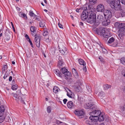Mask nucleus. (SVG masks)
Returning <instances> with one entry per match:
<instances>
[{"mask_svg":"<svg viewBox=\"0 0 125 125\" xmlns=\"http://www.w3.org/2000/svg\"><path fill=\"white\" fill-rule=\"evenodd\" d=\"M7 68V66L6 65H4L3 67L2 68V72H5V70Z\"/></svg>","mask_w":125,"mask_h":125,"instance_id":"obj_40","label":"nucleus"},{"mask_svg":"<svg viewBox=\"0 0 125 125\" xmlns=\"http://www.w3.org/2000/svg\"><path fill=\"white\" fill-rule=\"evenodd\" d=\"M72 72L74 76L76 78H78L79 77V75L77 71L75 69L73 68L72 69Z\"/></svg>","mask_w":125,"mask_h":125,"instance_id":"obj_17","label":"nucleus"},{"mask_svg":"<svg viewBox=\"0 0 125 125\" xmlns=\"http://www.w3.org/2000/svg\"><path fill=\"white\" fill-rule=\"evenodd\" d=\"M5 119L4 117L3 116H0V123H1Z\"/></svg>","mask_w":125,"mask_h":125,"instance_id":"obj_42","label":"nucleus"},{"mask_svg":"<svg viewBox=\"0 0 125 125\" xmlns=\"http://www.w3.org/2000/svg\"><path fill=\"white\" fill-rule=\"evenodd\" d=\"M75 90L77 92H79L81 90V88L79 86H75L74 88Z\"/></svg>","mask_w":125,"mask_h":125,"instance_id":"obj_25","label":"nucleus"},{"mask_svg":"<svg viewBox=\"0 0 125 125\" xmlns=\"http://www.w3.org/2000/svg\"><path fill=\"white\" fill-rule=\"evenodd\" d=\"M58 25L59 27L61 28H63V26L60 23H58Z\"/></svg>","mask_w":125,"mask_h":125,"instance_id":"obj_52","label":"nucleus"},{"mask_svg":"<svg viewBox=\"0 0 125 125\" xmlns=\"http://www.w3.org/2000/svg\"><path fill=\"white\" fill-rule=\"evenodd\" d=\"M103 53L104 54H107L108 53L107 51L104 48L102 47Z\"/></svg>","mask_w":125,"mask_h":125,"instance_id":"obj_39","label":"nucleus"},{"mask_svg":"<svg viewBox=\"0 0 125 125\" xmlns=\"http://www.w3.org/2000/svg\"><path fill=\"white\" fill-rule=\"evenodd\" d=\"M47 112L48 113H50L51 111V107L50 106H48L47 108Z\"/></svg>","mask_w":125,"mask_h":125,"instance_id":"obj_46","label":"nucleus"},{"mask_svg":"<svg viewBox=\"0 0 125 125\" xmlns=\"http://www.w3.org/2000/svg\"><path fill=\"white\" fill-rule=\"evenodd\" d=\"M64 45V44L63 42H59L58 43V47L59 51L62 55H66L68 53V51Z\"/></svg>","mask_w":125,"mask_h":125,"instance_id":"obj_3","label":"nucleus"},{"mask_svg":"<svg viewBox=\"0 0 125 125\" xmlns=\"http://www.w3.org/2000/svg\"><path fill=\"white\" fill-rule=\"evenodd\" d=\"M5 107L1 105L0 107V112L2 113L4 111Z\"/></svg>","mask_w":125,"mask_h":125,"instance_id":"obj_37","label":"nucleus"},{"mask_svg":"<svg viewBox=\"0 0 125 125\" xmlns=\"http://www.w3.org/2000/svg\"><path fill=\"white\" fill-rule=\"evenodd\" d=\"M120 46L121 47H124L125 46V44L124 45V44L121 43L120 44Z\"/></svg>","mask_w":125,"mask_h":125,"instance_id":"obj_62","label":"nucleus"},{"mask_svg":"<svg viewBox=\"0 0 125 125\" xmlns=\"http://www.w3.org/2000/svg\"><path fill=\"white\" fill-rule=\"evenodd\" d=\"M69 92H67V95L69 97L73 98V97L74 94L70 90L68 89Z\"/></svg>","mask_w":125,"mask_h":125,"instance_id":"obj_22","label":"nucleus"},{"mask_svg":"<svg viewBox=\"0 0 125 125\" xmlns=\"http://www.w3.org/2000/svg\"><path fill=\"white\" fill-rule=\"evenodd\" d=\"M74 113L76 115L80 116L83 115L84 114V111L82 110H75L74 111Z\"/></svg>","mask_w":125,"mask_h":125,"instance_id":"obj_15","label":"nucleus"},{"mask_svg":"<svg viewBox=\"0 0 125 125\" xmlns=\"http://www.w3.org/2000/svg\"><path fill=\"white\" fill-rule=\"evenodd\" d=\"M30 30L31 31H36V28L34 26H31L30 28Z\"/></svg>","mask_w":125,"mask_h":125,"instance_id":"obj_38","label":"nucleus"},{"mask_svg":"<svg viewBox=\"0 0 125 125\" xmlns=\"http://www.w3.org/2000/svg\"><path fill=\"white\" fill-rule=\"evenodd\" d=\"M97 0H89V2L90 4L94 5L96 2Z\"/></svg>","mask_w":125,"mask_h":125,"instance_id":"obj_35","label":"nucleus"},{"mask_svg":"<svg viewBox=\"0 0 125 125\" xmlns=\"http://www.w3.org/2000/svg\"><path fill=\"white\" fill-rule=\"evenodd\" d=\"M100 35H101L104 37L108 38L109 37V35L107 32H109L108 30L101 27Z\"/></svg>","mask_w":125,"mask_h":125,"instance_id":"obj_9","label":"nucleus"},{"mask_svg":"<svg viewBox=\"0 0 125 125\" xmlns=\"http://www.w3.org/2000/svg\"><path fill=\"white\" fill-rule=\"evenodd\" d=\"M67 106L69 108H72L74 107V105L72 101H70L68 103Z\"/></svg>","mask_w":125,"mask_h":125,"instance_id":"obj_20","label":"nucleus"},{"mask_svg":"<svg viewBox=\"0 0 125 125\" xmlns=\"http://www.w3.org/2000/svg\"><path fill=\"white\" fill-rule=\"evenodd\" d=\"M101 27L98 28H95L93 30L98 35L100 34Z\"/></svg>","mask_w":125,"mask_h":125,"instance_id":"obj_21","label":"nucleus"},{"mask_svg":"<svg viewBox=\"0 0 125 125\" xmlns=\"http://www.w3.org/2000/svg\"><path fill=\"white\" fill-rule=\"evenodd\" d=\"M67 100L66 99H65L63 100V103L64 104H66V102L67 101Z\"/></svg>","mask_w":125,"mask_h":125,"instance_id":"obj_60","label":"nucleus"},{"mask_svg":"<svg viewBox=\"0 0 125 125\" xmlns=\"http://www.w3.org/2000/svg\"><path fill=\"white\" fill-rule=\"evenodd\" d=\"M115 40V39L114 38L112 37L110 38L108 42V43H111Z\"/></svg>","mask_w":125,"mask_h":125,"instance_id":"obj_32","label":"nucleus"},{"mask_svg":"<svg viewBox=\"0 0 125 125\" xmlns=\"http://www.w3.org/2000/svg\"><path fill=\"white\" fill-rule=\"evenodd\" d=\"M90 115L96 116L99 117V119L101 121H103L104 117L103 115L100 110H96L93 111L90 113Z\"/></svg>","mask_w":125,"mask_h":125,"instance_id":"obj_5","label":"nucleus"},{"mask_svg":"<svg viewBox=\"0 0 125 125\" xmlns=\"http://www.w3.org/2000/svg\"><path fill=\"white\" fill-rule=\"evenodd\" d=\"M25 37L27 39H28V40L30 39L28 36L27 34H26L25 35Z\"/></svg>","mask_w":125,"mask_h":125,"instance_id":"obj_57","label":"nucleus"},{"mask_svg":"<svg viewBox=\"0 0 125 125\" xmlns=\"http://www.w3.org/2000/svg\"><path fill=\"white\" fill-rule=\"evenodd\" d=\"M123 91L125 93V86H124L122 88Z\"/></svg>","mask_w":125,"mask_h":125,"instance_id":"obj_63","label":"nucleus"},{"mask_svg":"<svg viewBox=\"0 0 125 125\" xmlns=\"http://www.w3.org/2000/svg\"><path fill=\"white\" fill-rule=\"evenodd\" d=\"M64 76L65 79H70L71 78V73L68 71L67 72L65 73V74H64Z\"/></svg>","mask_w":125,"mask_h":125,"instance_id":"obj_16","label":"nucleus"},{"mask_svg":"<svg viewBox=\"0 0 125 125\" xmlns=\"http://www.w3.org/2000/svg\"><path fill=\"white\" fill-rule=\"evenodd\" d=\"M83 70L85 72L86 71V66H85V65H84V66H83Z\"/></svg>","mask_w":125,"mask_h":125,"instance_id":"obj_51","label":"nucleus"},{"mask_svg":"<svg viewBox=\"0 0 125 125\" xmlns=\"http://www.w3.org/2000/svg\"><path fill=\"white\" fill-rule=\"evenodd\" d=\"M86 88L88 91L87 93L88 94H89L92 92L91 87L90 86H89L88 85L87 86Z\"/></svg>","mask_w":125,"mask_h":125,"instance_id":"obj_27","label":"nucleus"},{"mask_svg":"<svg viewBox=\"0 0 125 125\" xmlns=\"http://www.w3.org/2000/svg\"><path fill=\"white\" fill-rule=\"evenodd\" d=\"M104 15L105 18L110 19L112 16V14L110 11L109 10H105L104 11Z\"/></svg>","mask_w":125,"mask_h":125,"instance_id":"obj_11","label":"nucleus"},{"mask_svg":"<svg viewBox=\"0 0 125 125\" xmlns=\"http://www.w3.org/2000/svg\"><path fill=\"white\" fill-rule=\"evenodd\" d=\"M12 80V77L11 76H10L9 79V81H11Z\"/></svg>","mask_w":125,"mask_h":125,"instance_id":"obj_61","label":"nucleus"},{"mask_svg":"<svg viewBox=\"0 0 125 125\" xmlns=\"http://www.w3.org/2000/svg\"><path fill=\"white\" fill-rule=\"evenodd\" d=\"M11 24L12 26V28L13 30V31H15V29L13 25V23L12 22H11Z\"/></svg>","mask_w":125,"mask_h":125,"instance_id":"obj_58","label":"nucleus"},{"mask_svg":"<svg viewBox=\"0 0 125 125\" xmlns=\"http://www.w3.org/2000/svg\"><path fill=\"white\" fill-rule=\"evenodd\" d=\"M91 116L89 117V118L93 121H99L100 122H101L99 119V117L97 116H96L90 115Z\"/></svg>","mask_w":125,"mask_h":125,"instance_id":"obj_14","label":"nucleus"},{"mask_svg":"<svg viewBox=\"0 0 125 125\" xmlns=\"http://www.w3.org/2000/svg\"><path fill=\"white\" fill-rule=\"evenodd\" d=\"M106 2L110 4L111 8L116 10H120L121 9V6L119 0H106Z\"/></svg>","mask_w":125,"mask_h":125,"instance_id":"obj_1","label":"nucleus"},{"mask_svg":"<svg viewBox=\"0 0 125 125\" xmlns=\"http://www.w3.org/2000/svg\"><path fill=\"white\" fill-rule=\"evenodd\" d=\"M31 34L32 36H34L35 37V35H39L38 34H35V32H36V31H31Z\"/></svg>","mask_w":125,"mask_h":125,"instance_id":"obj_53","label":"nucleus"},{"mask_svg":"<svg viewBox=\"0 0 125 125\" xmlns=\"http://www.w3.org/2000/svg\"><path fill=\"white\" fill-rule=\"evenodd\" d=\"M121 62L124 64L125 63V58H122L120 59Z\"/></svg>","mask_w":125,"mask_h":125,"instance_id":"obj_43","label":"nucleus"},{"mask_svg":"<svg viewBox=\"0 0 125 125\" xmlns=\"http://www.w3.org/2000/svg\"><path fill=\"white\" fill-rule=\"evenodd\" d=\"M29 14L30 15L31 17H33L34 16V17H36L37 16L35 15L34 14V13L33 12V11L31 10H30L29 11Z\"/></svg>","mask_w":125,"mask_h":125,"instance_id":"obj_36","label":"nucleus"},{"mask_svg":"<svg viewBox=\"0 0 125 125\" xmlns=\"http://www.w3.org/2000/svg\"><path fill=\"white\" fill-rule=\"evenodd\" d=\"M99 59L102 62H104V59L103 58L101 57L100 56L99 57Z\"/></svg>","mask_w":125,"mask_h":125,"instance_id":"obj_49","label":"nucleus"},{"mask_svg":"<svg viewBox=\"0 0 125 125\" xmlns=\"http://www.w3.org/2000/svg\"><path fill=\"white\" fill-rule=\"evenodd\" d=\"M96 9L97 11L103 12L104 10V6L102 4H99L97 6Z\"/></svg>","mask_w":125,"mask_h":125,"instance_id":"obj_12","label":"nucleus"},{"mask_svg":"<svg viewBox=\"0 0 125 125\" xmlns=\"http://www.w3.org/2000/svg\"><path fill=\"white\" fill-rule=\"evenodd\" d=\"M119 14V13L116 12V13H115V15H118V14ZM121 16L122 17H124L125 16V12L123 10H120V14H119L118 17H120Z\"/></svg>","mask_w":125,"mask_h":125,"instance_id":"obj_18","label":"nucleus"},{"mask_svg":"<svg viewBox=\"0 0 125 125\" xmlns=\"http://www.w3.org/2000/svg\"><path fill=\"white\" fill-rule=\"evenodd\" d=\"M79 63L80 65H83L84 66L85 65H86L85 62L82 59H80L78 60Z\"/></svg>","mask_w":125,"mask_h":125,"instance_id":"obj_26","label":"nucleus"},{"mask_svg":"<svg viewBox=\"0 0 125 125\" xmlns=\"http://www.w3.org/2000/svg\"><path fill=\"white\" fill-rule=\"evenodd\" d=\"M45 21L42 20L39 23L40 26L41 27L45 29L46 27L45 26Z\"/></svg>","mask_w":125,"mask_h":125,"instance_id":"obj_23","label":"nucleus"},{"mask_svg":"<svg viewBox=\"0 0 125 125\" xmlns=\"http://www.w3.org/2000/svg\"><path fill=\"white\" fill-rule=\"evenodd\" d=\"M110 22V20L109 19H107V20L103 21L102 22V23L103 25L105 26H107L109 24Z\"/></svg>","mask_w":125,"mask_h":125,"instance_id":"obj_19","label":"nucleus"},{"mask_svg":"<svg viewBox=\"0 0 125 125\" xmlns=\"http://www.w3.org/2000/svg\"><path fill=\"white\" fill-rule=\"evenodd\" d=\"M92 11L90 9H87L86 7L82 8V12L81 15L82 20L84 21L87 19L89 16L91 15Z\"/></svg>","mask_w":125,"mask_h":125,"instance_id":"obj_2","label":"nucleus"},{"mask_svg":"<svg viewBox=\"0 0 125 125\" xmlns=\"http://www.w3.org/2000/svg\"><path fill=\"white\" fill-rule=\"evenodd\" d=\"M63 63V62L62 60H59L58 61V66L59 67H60L62 65Z\"/></svg>","mask_w":125,"mask_h":125,"instance_id":"obj_41","label":"nucleus"},{"mask_svg":"<svg viewBox=\"0 0 125 125\" xmlns=\"http://www.w3.org/2000/svg\"><path fill=\"white\" fill-rule=\"evenodd\" d=\"M104 93L103 91H101L99 92L98 94V96L100 97H103L104 96Z\"/></svg>","mask_w":125,"mask_h":125,"instance_id":"obj_28","label":"nucleus"},{"mask_svg":"<svg viewBox=\"0 0 125 125\" xmlns=\"http://www.w3.org/2000/svg\"><path fill=\"white\" fill-rule=\"evenodd\" d=\"M28 40L29 42V43H30V45H31V46L32 47H33V44L32 43V42L31 41L30 39L29 40Z\"/></svg>","mask_w":125,"mask_h":125,"instance_id":"obj_54","label":"nucleus"},{"mask_svg":"<svg viewBox=\"0 0 125 125\" xmlns=\"http://www.w3.org/2000/svg\"><path fill=\"white\" fill-rule=\"evenodd\" d=\"M121 110L122 111H124L125 110V104L123 106L121 107Z\"/></svg>","mask_w":125,"mask_h":125,"instance_id":"obj_50","label":"nucleus"},{"mask_svg":"<svg viewBox=\"0 0 125 125\" xmlns=\"http://www.w3.org/2000/svg\"><path fill=\"white\" fill-rule=\"evenodd\" d=\"M92 121V125H97L98 123L97 122V121Z\"/></svg>","mask_w":125,"mask_h":125,"instance_id":"obj_47","label":"nucleus"},{"mask_svg":"<svg viewBox=\"0 0 125 125\" xmlns=\"http://www.w3.org/2000/svg\"><path fill=\"white\" fill-rule=\"evenodd\" d=\"M41 38L40 35H35L34 41L37 47H39L40 45V40Z\"/></svg>","mask_w":125,"mask_h":125,"instance_id":"obj_10","label":"nucleus"},{"mask_svg":"<svg viewBox=\"0 0 125 125\" xmlns=\"http://www.w3.org/2000/svg\"><path fill=\"white\" fill-rule=\"evenodd\" d=\"M92 120L90 119L89 120L88 119L86 120L85 122L86 124L92 125Z\"/></svg>","mask_w":125,"mask_h":125,"instance_id":"obj_33","label":"nucleus"},{"mask_svg":"<svg viewBox=\"0 0 125 125\" xmlns=\"http://www.w3.org/2000/svg\"><path fill=\"white\" fill-rule=\"evenodd\" d=\"M10 94L13 97V99H15L17 102L21 103L24 104H25L23 100V99H25L24 98L25 97L24 96H23V97H21L17 94L14 93H10Z\"/></svg>","mask_w":125,"mask_h":125,"instance_id":"obj_4","label":"nucleus"},{"mask_svg":"<svg viewBox=\"0 0 125 125\" xmlns=\"http://www.w3.org/2000/svg\"><path fill=\"white\" fill-rule=\"evenodd\" d=\"M36 17V18L35 19L38 20V21H39L40 20V18H39L38 17V16H36V17H35V16L34 17Z\"/></svg>","mask_w":125,"mask_h":125,"instance_id":"obj_59","label":"nucleus"},{"mask_svg":"<svg viewBox=\"0 0 125 125\" xmlns=\"http://www.w3.org/2000/svg\"><path fill=\"white\" fill-rule=\"evenodd\" d=\"M55 73L59 77H62V74L60 73V71L58 69H56L54 70Z\"/></svg>","mask_w":125,"mask_h":125,"instance_id":"obj_24","label":"nucleus"},{"mask_svg":"<svg viewBox=\"0 0 125 125\" xmlns=\"http://www.w3.org/2000/svg\"><path fill=\"white\" fill-rule=\"evenodd\" d=\"M125 35V31L123 32V33H122V34L121 36H123L124 35Z\"/></svg>","mask_w":125,"mask_h":125,"instance_id":"obj_64","label":"nucleus"},{"mask_svg":"<svg viewBox=\"0 0 125 125\" xmlns=\"http://www.w3.org/2000/svg\"><path fill=\"white\" fill-rule=\"evenodd\" d=\"M115 26H117L118 28L119 29L118 32L119 33V35L120 36L122 33L125 30V25L124 23H119L118 22H116L115 23Z\"/></svg>","mask_w":125,"mask_h":125,"instance_id":"obj_7","label":"nucleus"},{"mask_svg":"<svg viewBox=\"0 0 125 125\" xmlns=\"http://www.w3.org/2000/svg\"><path fill=\"white\" fill-rule=\"evenodd\" d=\"M19 16L22 17H26L27 18V16L25 14L23 13H22L21 12H20L19 13Z\"/></svg>","mask_w":125,"mask_h":125,"instance_id":"obj_30","label":"nucleus"},{"mask_svg":"<svg viewBox=\"0 0 125 125\" xmlns=\"http://www.w3.org/2000/svg\"><path fill=\"white\" fill-rule=\"evenodd\" d=\"M82 11V9L80 8V9H77L76 10V11L77 12L79 13L80 12H81V11Z\"/></svg>","mask_w":125,"mask_h":125,"instance_id":"obj_48","label":"nucleus"},{"mask_svg":"<svg viewBox=\"0 0 125 125\" xmlns=\"http://www.w3.org/2000/svg\"><path fill=\"white\" fill-rule=\"evenodd\" d=\"M59 88L57 86H55L54 87L53 89V92L56 93L58 92V91Z\"/></svg>","mask_w":125,"mask_h":125,"instance_id":"obj_29","label":"nucleus"},{"mask_svg":"<svg viewBox=\"0 0 125 125\" xmlns=\"http://www.w3.org/2000/svg\"><path fill=\"white\" fill-rule=\"evenodd\" d=\"M96 12L93 11L91 15L88 16L87 20V21L90 23H95L96 21Z\"/></svg>","mask_w":125,"mask_h":125,"instance_id":"obj_6","label":"nucleus"},{"mask_svg":"<svg viewBox=\"0 0 125 125\" xmlns=\"http://www.w3.org/2000/svg\"><path fill=\"white\" fill-rule=\"evenodd\" d=\"M62 73L64 74L65 72H68L67 69H66L65 68H62L61 70Z\"/></svg>","mask_w":125,"mask_h":125,"instance_id":"obj_34","label":"nucleus"},{"mask_svg":"<svg viewBox=\"0 0 125 125\" xmlns=\"http://www.w3.org/2000/svg\"><path fill=\"white\" fill-rule=\"evenodd\" d=\"M17 86L16 85H12V89L14 90H15L17 88Z\"/></svg>","mask_w":125,"mask_h":125,"instance_id":"obj_44","label":"nucleus"},{"mask_svg":"<svg viewBox=\"0 0 125 125\" xmlns=\"http://www.w3.org/2000/svg\"><path fill=\"white\" fill-rule=\"evenodd\" d=\"M122 4L125 5V0H120Z\"/></svg>","mask_w":125,"mask_h":125,"instance_id":"obj_56","label":"nucleus"},{"mask_svg":"<svg viewBox=\"0 0 125 125\" xmlns=\"http://www.w3.org/2000/svg\"><path fill=\"white\" fill-rule=\"evenodd\" d=\"M104 19V18L103 16L101 14H99L97 16V20L98 21V22H97L96 23H95V25H96V24H97V25H98L99 24L100 22V21H102Z\"/></svg>","mask_w":125,"mask_h":125,"instance_id":"obj_13","label":"nucleus"},{"mask_svg":"<svg viewBox=\"0 0 125 125\" xmlns=\"http://www.w3.org/2000/svg\"><path fill=\"white\" fill-rule=\"evenodd\" d=\"M48 34V32L46 30H44V31L43 32V36H46Z\"/></svg>","mask_w":125,"mask_h":125,"instance_id":"obj_45","label":"nucleus"},{"mask_svg":"<svg viewBox=\"0 0 125 125\" xmlns=\"http://www.w3.org/2000/svg\"><path fill=\"white\" fill-rule=\"evenodd\" d=\"M122 74L125 77V71H122Z\"/></svg>","mask_w":125,"mask_h":125,"instance_id":"obj_55","label":"nucleus"},{"mask_svg":"<svg viewBox=\"0 0 125 125\" xmlns=\"http://www.w3.org/2000/svg\"><path fill=\"white\" fill-rule=\"evenodd\" d=\"M84 107L86 109L90 108V110L92 111L96 109V106L93 103H89L85 104L84 105Z\"/></svg>","mask_w":125,"mask_h":125,"instance_id":"obj_8","label":"nucleus"},{"mask_svg":"<svg viewBox=\"0 0 125 125\" xmlns=\"http://www.w3.org/2000/svg\"><path fill=\"white\" fill-rule=\"evenodd\" d=\"M111 87V86L107 84H105L104 85L103 87L104 89L105 90H106L110 88Z\"/></svg>","mask_w":125,"mask_h":125,"instance_id":"obj_31","label":"nucleus"}]
</instances>
